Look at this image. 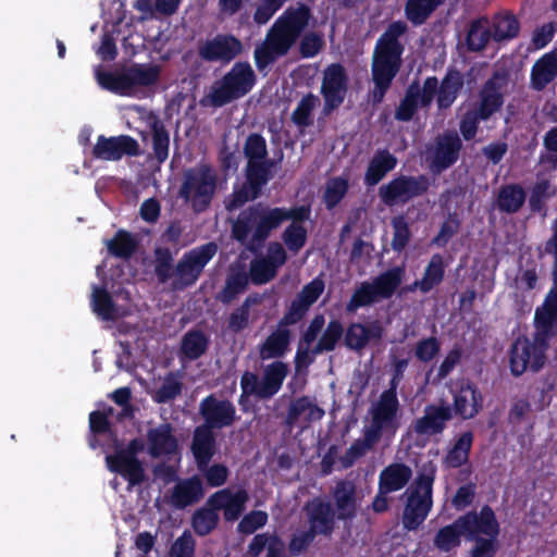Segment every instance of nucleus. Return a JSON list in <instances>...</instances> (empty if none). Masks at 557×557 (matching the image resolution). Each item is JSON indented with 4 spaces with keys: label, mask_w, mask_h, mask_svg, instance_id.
<instances>
[{
    "label": "nucleus",
    "mask_w": 557,
    "mask_h": 557,
    "mask_svg": "<svg viewBox=\"0 0 557 557\" xmlns=\"http://www.w3.org/2000/svg\"><path fill=\"white\" fill-rule=\"evenodd\" d=\"M312 18L311 9L305 3L289 5L275 20L267 32L264 41L253 51L258 70H264L277 59L288 54L299 40L298 51L301 58L310 59L318 55L324 47V37L319 32L302 35Z\"/></svg>",
    "instance_id": "obj_1"
},
{
    "label": "nucleus",
    "mask_w": 557,
    "mask_h": 557,
    "mask_svg": "<svg viewBox=\"0 0 557 557\" xmlns=\"http://www.w3.org/2000/svg\"><path fill=\"white\" fill-rule=\"evenodd\" d=\"M532 339L518 336L509 349V369L515 377L527 371L539 372L546 362L549 342L557 336V298L545 295L541 306L536 307L533 318Z\"/></svg>",
    "instance_id": "obj_2"
},
{
    "label": "nucleus",
    "mask_w": 557,
    "mask_h": 557,
    "mask_svg": "<svg viewBox=\"0 0 557 557\" xmlns=\"http://www.w3.org/2000/svg\"><path fill=\"white\" fill-rule=\"evenodd\" d=\"M407 30L408 26L405 22L394 21L376 40L371 62V76L374 85L372 100L374 103L383 101L401 67L405 47L399 38Z\"/></svg>",
    "instance_id": "obj_3"
},
{
    "label": "nucleus",
    "mask_w": 557,
    "mask_h": 557,
    "mask_svg": "<svg viewBox=\"0 0 557 557\" xmlns=\"http://www.w3.org/2000/svg\"><path fill=\"white\" fill-rule=\"evenodd\" d=\"M282 225L280 207L271 208L261 202L242 210L231 227V235L237 243L246 245L249 251H257L270 237L272 231Z\"/></svg>",
    "instance_id": "obj_4"
},
{
    "label": "nucleus",
    "mask_w": 557,
    "mask_h": 557,
    "mask_svg": "<svg viewBox=\"0 0 557 557\" xmlns=\"http://www.w3.org/2000/svg\"><path fill=\"white\" fill-rule=\"evenodd\" d=\"M436 466L428 461L418 471L414 480L406 490V502L401 524L406 531H416L426 520L433 507V486L436 479Z\"/></svg>",
    "instance_id": "obj_5"
},
{
    "label": "nucleus",
    "mask_w": 557,
    "mask_h": 557,
    "mask_svg": "<svg viewBox=\"0 0 557 557\" xmlns=\"http://www.w3.org/2000/svg\"><path fill=\"white\" fill-rule=\"evenodd\" d=\"M256 73L248 62H236L222 78L214 83L207 96L209 104L224 107L248 95L256 85ZM206 103V98L201 100Z\"/></svg>",
    "instance_id": "obj_6"
},
{
    "label": "nucleus",
    "mask_w": 557,
    "mask_h": 557,
    "mask_svg": "<svg viewBox=\"0 0 557 557\" xmlns=\"http://www.w3.org/2000/svg\"><path fill=\"white\" fill-rule=\"evenodd\" d=\"M161 67L151 63H134L121 72H99V85L119 96H131L135 87H149L160 78Z\"/></svg>",
    "instance_id": "obj_7"
},
{
    "label": "nucleus",
    "mask_w": 557,
    "mask_h": 557,
    "mask_svg": "<svg viewBox=\"0 0 557 557\" xmlns=\"http://www.w3.org/2000/svg\"><path fill=\"white\" fill-rule=\"evenodd\" d=\"M218 187L215 170L208 163H199L184 172L180 196L189 202L197 213L205 212L211 205Z\"/></svg>",
    "instance_id": "obj_8"
},
{
    "label": "nucleus",
    "mask_w": 557,
    "mask_h": 557,
    "mask_svg": "<svg viewBox=\"0 0 557 557\" xmlns=\"http://www.w3.org/2000/svg\"><path fill=\"white\" fill-rule=\"evenodd\" d=\"M145 449V443L136 437L128 442L124 448H115L114 454L106 457L109 471L124 478L131 487L140 485L146 480L143 461L137 457Z\"/></svg>",
    "instance_id": "obj_9"
},
{
    "label": "nucleus",
    "mask_w": 557,
    "mask_h": 557,
    "mask_svg": "<svg viewBox=\"0 0 557 557\" xmlns=\"http://www.w3.org/2000/svg\"><path fill=\"white\" fill-rule=\"evenodd\" d=\"M431 182L428 175L399 174L379 188V197L387 207L406 205L414 198L422 197L430 188Z\"/></svg>",
    "instance_id": "obj_10"
},
{
    "label": "nucleus",
    "mask_w": 557,
    "mask_h": 557,
    "mask_svg": "<svg viewBox=\"0 0 557 557\" xmlns=\"http://www.w3.org/2000/svg\"><path fill=\"white\" fill-rule=\"evenodd\" d=\"M216 252L218 245L214 242L206 243L186 251L174 268L176 286L185 288L194 285Z\"/></svg>",
    "instance_id": "obj_11"
},
{
    "label": "nucleus",
    "mask_w": 557,
    "mask_h": 557,
    "mask_svg": "<svg viewBox=\"0 0 557 557\" xmlns=\"http://www.w3.org/2000/svg\"><path fill=\"white\" fill-rule=\"evenodd\" d=\"M243 52L242 41L232 34H216L198 45V55L206 62L228 64Z\"/></svg>",
    "instance_id": "obj_12"
},
{
    "label": "nucleus",
    "mask_w": 557,
    "mask_h": 557,
    "mask_svg": "<svg viewBox=\"0 0 557 557\" xmlns=\"http://www.w3.org/2000/svg\"><path fill=\"white\" fill-rule=\"evenodd\" d=\"M140 154L138 141L129 135L106 137L99 135L91 149V156L96 160L119 161L124 156L137 157Z\"/></svg>",
    "instance_id": "obj_13"
},
{
    "label": "nucleus",
    "mask_w": 557,
    "mask_h": 557,
    "mask_svg": "<svg viewBox=\"0 0 557 557\" xmlns=\"http://www.w3.org/2000/svg\"><path fill=\"white\" fill-rule=\"evenodd\" d=\"M451 395L453 418L470 420L475 418L483 409L482 393L470 380H462L455 389H451Z\"/></svg>",
    "instance_id": "obj_14"
},
{
    "label": "nucleus",
    "mask_w": 557,
    "mask_h": 557,
    "mask_svg": "<svg viewBox=\"0 0 557 557\" xmlns=\"http://www.w3.org/2000/svg\"><path fill=\"white\" fill-rule=\"evenodd\" d=\"M348 76L341 63L330 64L323 74L321 94L324 98V110L332 112L339 108L347 92Z\"/></svg>",
    "instance_id": "obj_15"
},
{
    "label": "nucleus",
    "mask_w": 557,
    "mask_h": 557,
    "mask_svg": "<svg viewBox=\"0 0 557 557\" xmlns=\"http://www.w3.org/2000/svg\"><path fill=\"white\" fill-rule=\"evenodd\" d=\"M249 498V493L244 487L236 491L224 487L211 494L207 505L214 507L218 513L222 511L225 522H235L244 513Z\"/></svg>",
    "instance_id": "obj_16"
},
{
    "label": "nucleus",
    "mask_w": 557,
    "mask_h": 557,
    "mask_svg": "<svg viewBox=\"0 0 557 557\" xmlns=\"http://www.w3.org/2000/svg\"><path fill=\"white\" fill-rule=\"evenodd\" d=\"M466 540H475L494 533H500V525L493 508L484 505L480 511L470 510L458 517Z\"/></svg>",
    "instance_id": "obj_17"
},
{
    "label": "nucleus",
    "mask_w": 557,
    "mask_h": 557,
    "mask_svg": "<svg viewBox=\"0 0 557 557\" xmlns=\"http://www.w3.org/2000/svg\"><path fill=\"white\" fill-rule=\"evenodd\" d=\"M309 529L318 535L331 536L335 530L337 515L330 500L314 497L304 506Z\"/></svg>",
    "instance_id": "obj_18"
},
{
    "label": "nucleus",
    "mask_w": 557,
    "mask_h": 557,
    "mask_svg": "<svg viewBox=\"0 0 557 557\" xmlns=\"http://www.w3.org/2000/svg\"><path fill=\"white\" fill-rule=\"evenodd\" d=\"M199 412L206 428L223 429L231 426L236 420V408L228 399L219 400L213 394L205 397L199 405Z\"/></svg>",
    "instance_id": "obj_19"
},
{
    "label": "nucleus",
    "mask_w": 557,
    "mask_h": 557,
    "mask_svg": "<svg viewBox=\"0 0 557 557\" xmlns=\"http://www.w3.org/2000/svg\"><path fill=\"white\" fill-rule=\"evenodd\" d=\"M506 81V74L495 71L482 85L479 91V104L474 110L486 120L503 108L505 102L503 88Z\"/></svg>",
    "instance_id": "obj_20"
},
{
    "label": "nucleus",
    "mask_w": 557,
    "mask_h": 557,
    "mask_svg": "<svg viewBox=\"0 0 557 557\" xmlns=\"http://www.w3.org/2000/svg\"><path fill=\"white\" fill-rule=\"evenodd\" d=\"M453 419L450 405L430 404L424 407L422 417L414 420L412 430L417 435L435 436L442 434Z\"/></svg>",
    "instance_id": "obj_21"
},
{
    "label": "nucleus",
    "mask_w": 557,
    "mask_h": 557,
    "mask_svg": "<svg viewBox=\"0 0 557 557\" xmlns=\"http://www.w3.org/2000/svg\"><path fill=\"white\" fill-rule=\"evenodd\" d=\"M399 408L379 400L372 412V421L369 428L363 432V438L360 441L371 449L382 437L385 430L396 431L398 428L397 413Z\"/></svg>",
    "instance_id": "obj_22"
},
{
    "label": "nucleus",
    "mask_w": 557,
    "mask_h": 557,
    "mask_svg": "<svg viewBox=\"0 0 557 557\" xmlns=\"http://www.w3.org/2000/svg\"><path fill=\"white\" fill-rule=\"evenodd\" d=\"M325 283L320 276L304 285L285 311V322H300L323 294Z\"/></svg>",
    "instance_id": "obj_23"
},
{
    "label": "nucleus",
    "mask_w": 557,
    "mask_h": 557,
    "mask_svg": "<svg viewBox=\"0 0 557 557\" xmlns=\"http://www.w3.org/2000/svg\"><path fill=\"white\" fill-rule=\"evenodd\" d=\"M384 336V327L379 320L368 323L351 322L345 330L344 345L352 351H362L371 342L377 343Z\"/></svg>",
    "instance_id": "obj_24"
},
{
    "label": "nucleus",
    "mask_w": 557,
    "mask_h": 557,
    "mask_svg": "<svg viewBox=\"0 0 557 557\" xmlns=\"http://www.w3.org/2000/svg\"><path fill=\"white\" fill-rule=\"evenodd\" d=\"M298 322H285V314L278 320L277 327L267 336L259 346V356L262 360L284 357L292 342V332L288 329Z\"/></svg>",
    "instance_id": "obj_25"
},
{
    "label": "nucleus",
    "mask_w": 557,
    "mask_h": 557,
    "mask_svg": "<svg viewBox=\"0 0 557 557\" xmlns=\"http://www.w3.org/2000/svg\"><path fill=\"white\" fill-rule=\"evenodd\" d=\"M331 496L338 521L351 520L357 516V487L352 481H337L331 491Z\"/></svg>",
    "instance_id": "obj_26"
},
{
    "label": "nucleus",
    "mask_w": 557,
    "mask_h": 557,
    "mask_svg": "<svg viewBox=\"0 0 557 557\" xmlns=\"http://www.w3.org/2000/svg\"><path fill=\"white\" fill-rule=\"evenodd\" d=\"M148 443V454L152 458L170 456L177 451V438L173 434L171 423H161L156 428H151L146 434Z\"/></svg>",
    "instance_id": "obj_27"
},
{
    "label": "nucleus",
    "mask_w": 557,
    "mask_h": 557,
    "mask_svg": "<svg viewBox=\"0 0 557 557\" xmlns=\"http://www.w3.org/2000/svg\"><path fill=\"white\" fill-rule=\"evenodd\" d=\"M462 141L457 133L449 132L441 136L436 141L433 164L438 171L454 165L459 159Z\"/></svg>",
    "instance_id": "obj_28"
},
{
    "label": "nucleus",
    "mask_w": 557,
    "mask_h": 557,
    "mask_svg": "<svg viewBox=\"0 0 557 557\" xmlns=\"http://www.w3.org/2000/svg\"><path fill=\"white\" fill-rule=\"evenodd\" d=\"M412 479V469L404 462H392L379 475L382 494L398 492L407 486Z\"/></svg>",
    "instance_id": "obj_29"
},
{
    "label": "nucleus",
    "mask_w": 557,
    "mask_h": 557,
    "mask_svg": "<svg viewBox=\"0 0 557 557\" xmlns=\"http://www.w3.org/2000/svg\"><path fill=\"white\" fill-rule=\"evenodd\" d=\"M205 495L203 484L199 476L194 475L178 482L172 492L171 502L177 509H184L198 503Z\"/></svg>",
    "instance_id": "obj_30"
},
{
    "label": "nucleus",
    "mask_w": 557,
    "mask_h": 557,
    "mask_svg": "<svg viewBox=\"0 0 557 557\" xmlns=\"http://www.w3.org/2000/svg\"><path fill=\"white\" fill-rule=\"evenodd\" d=\"M397 165V158L387 149L377 150L370 160L363 183L367 187L377 185Z\"/></svg>",
    "instance_id": "obj_31"
},
{
    "label": "nucleus",
    "mask_w": 557,
    "mask_h": 557,
    "mask_svg": "<svg viewBox=\"0 0 557 557\" xmlns=\"http://www.w3.org/2000/svg\"><path fill=\"white\" fill-rule=\"evenodd\" d=\"M191 451L198 469H202L210 463L215 454V437L212 430L203 425L195 430Z\"/></svg>",
    "instance_id": "obj_32"
},
{
    "label": "nucleus",
    "mask_w": 557,
    "mask_h": 557,
    "mask_svg": "<svg viewBox=\"0 0 557 557\" xmlns=\"http://www.w3.org/2000/svg\"><path fill=\"white\" fill-rule=\"evenodd\" d=\"M473 441L474 434L472 431L460 433L443 458L445 468L458 469L467 465L469 462Z\"/></svg>",
    "instance_id": "obj_33"
},
{
    "label": "nucleus",
    "mask_w": 557,
    "mask_h": 557,
    "mask_svg": "<svg viewBox=\"0 0 557 557\" xmlns=\"http://www.w3.org/2000/svg\"><path fill=\"white\" fill-rule=\"evenodd\" d=\"M264 549V557H284L285 543L276 533H258L248 544L245 557H259Z\"/></svg>",
    "instance_id": "obj_34"
},
{
    "label": "nucleus",
    "mask_w": 557,
    "mask_h": 557,
    "mask_svg": "<svg viewBox=\"0 0 557 557\" xmlns=\"http://www.w3.org/2000/svg\"><path fill=\"white\" fill-rule=\"evenodd\" d=\"M557 77V50L545 53L531 70V84L534 89L543 90Z\"/></svg>",
    "instance_id": "obj_35"
},
{
    "label": "nucleus",
    "mask_w": 557,
    "mask_h": 557,
    "mask_svg": "<svg viewBox=\"0 0 557 557\" xmlns=\"http://www.w3.org/2000/svg\"><path fill=\"white\" fill-rule=\"evenodd\" d=\"M463 87V77L457 70H450L438 84L436 103L440 110H446L453 106Z\"/></svg>",
    "instance_id": "obj_36"
},
{
    "label": "nucleus",
    "mask_w": 557,
    "mask_h": 557,
    "mask_svg": "<svg viewBox=\"0 0 557 557\" xmlns=\"http://www.w3.org/2000/svg\"><path fill=\"white\" fill-rule=\"evenodd\" d=\"M288 372V364L281 360H275L264 367L261 383L267 399H271L281 391Z\"/></svg>",
    "instance_id": "obj_37"
},
{
    "label": "nucleus",
    "mask_w": 557,
    "mask_h": 557,
    "mask_svg": "<svg viewBox=\"0 0 557 557\" xmlns=\"http://www.w3.org/2000/svg\"><path fill=\"white\" fill-rule=\"evenodd\" d=\"M405 265H395L380 273L372 280V284L380 299H389L403 283Z\"/></svg>",
    "instance_id": "obj_38"
},
{
    "label": "nucleus",
    "mask_w": 557,
    "mask_h": 557,
    "mask_svg": "<svg viewBox=\"0 0 557 557\" xmlns=\"http://www.w3.org/2000/svg\"><path fill=\"white\" fill-rule=\"evenodd\" d=\"M527 199L524 188L517 183L505 184L497 195V207L502 212L512 214L520 211Z\"/></svg>",
    "instance_id": "obj_39"
},
{
    "label": "nucleus",
    "mask_w": 557,
    "mask_h": 557,
    "mask_svg": "<svg viewBox=\"0 0 557 557\" xmlns=\"http://www.w3.org/2000/svg\"><path fill=\"white\" fill-rule=\"evenodd\" d=\"M138 240L134 234L119 230L114 236L107 240L108 252L119 259L128 260L136 252Z\"/></svg>",
    "instance_id": "obj_40"
},
{
    "label": "nucleus",
    "mask_w": 557,
    "mask_h": 557,
    "mask_svg": "<svg viewBox=\"0 0 557 557\" xmlns=\"http://www.w3.org/2000/svg\"><path fill=\"white\" fill-rule=\"evenodd\" d=\"M306 416V421H317L322 419L324 410L314 404L308 396H301L296 398L288 407L286 414V423L294 425L299 420L301 414Z\"/></svg>",
    "instance_id": "obj_41"
},
{
    "label": "nucleus",
    "mask_w": 557,
    "mask_h": 557,
    "mask_svg": "<svg viewBox=\"0 0 557 557\" xmlns=\"http://www.w3.org/2000/svg\"><path fill=\"white\" fill-rule=\"evenodd\" d=\"M445 269L444 257L441 253L432 255L421 280L417 283V285H420V292L428 294L442 284L445 277Z\"/></svg>",
    "instance_id": "obj_42"
},
{
    "label": "nucleus",
    "mask_w": 557,
    "mask_h": 557,
    "mask_svg": "<svg viewBox=\"0 0 557 557\" xmlns=\"http://www.w3.org/2000/svg\"><path fill=\"white\" fill-rule=\"evenodd\" d=\"M249 276L246 271L237 270L228 273L225 280V285L222 290L216 295V299L224 304L230 305L240 294L245 293L248 288Z\"/></svg>",
    "instance_id": "obj_43"
},
{
    "label": "nucleus",
    "mask_w": 557,
    "mask_h": 557,
    "mask_svg": "<svg viewBox=\"0 0 557 557\" xmlns=\"http://www.w3.org/2000/svg\"><path fill=\"white\" fill-rule=\"evenodd\" d=\"M274 160H263V161H249L246 165V182L249 183V186L256 191H262V188L269 183L272 178V169L274 168Z\"/></svg>",
    "instance_id": "obj_44"
},
{
    "label": "nucleus",
    "mask_w": 557,
    "mask_h": 557,
    "mask_svg": "<svg viewBox=\"0 0 557 557\" xmlns=\"http://www.w3.org/2000/svg\"><path fill=\"white\" fill-rule=\"evenodd\" d=\"M208 336L200 330H189L182 338V355L193 361L206 354L209 347Z\"/></svg>",
    "instance_id": "obj_45"
},
{
    "label": "nucleus",
    "mask_w": 557,
    "mask_h": 557,
    "mask_svg": "<svg viewBox=\"0 0 557 557\" xmlns=\"http://www.w3.org/2000/svg\"><path fill=\"white\" fill-rule=\"evenodd\" d=\"M487 24L488 20L486 17H480L471 22L466 37V44L469 51H482L485 49L491 38H493L492 30Z\"/></svg>",
    "instance_id": "obj_46"
},
{
    "label": "nucleus",
    "mask_w": 557,
    "mask_h": 557,
    "mask_svg": "<svg viewBox=\"0 0 557 557\" xmlns=\"http://www.w3.org/2000/svg\"><path fill=\"white\" fill-rule=\"evenodd\" d=\"M409 360L407 358H393L392 361V370H391V380L388 382V388L385 389L381 395L379 400L399 408V400L397 397V389L400 382L404 379L405 371L408 367Z\"/></svg>",
    "instance_id": "obj_47"
},
{
    "label": "nucleus",
    "mask_w": 557,
    "mask_h": 557,
    "mask_svg": "<svg viewBox=\"0 0 557 557\" xmlns=\"http://www.w3.org/2000/svg\"><path fill=\"white\" fill-rule=\"evenodd\" d=\"M444 0H407L405 15L414 26L424 24Z\"/></svg>",
    "instance_id": "obj_48"
},
{
    "label": "nucleus",
    "mask_w": 557,
    "mask_h": 557,
    "mask_svg": "<svg viewBox=\"0 0 557 557\" xmlns=\"http://www.w3.org/2000/svg\"><path fill=\"white\" fill-rule=\"evenodd\" d=\"M520 23L511 13L496 14L493 21V40L496 42L511 40L518 37Z\"/></svg>",
    "instance_id": "obj_49"
},
{
    "label": "nucleus",
    "mask_w": 557,
    "mask_h": 557,
    "mask_svg": "<svg viewBox=\"0 0 557 557\" xmlns=\"http://www.w3.org/2000/svg\"><path fill=\"white\" fill-rule=\"evenodd\" d=\"M261 302L259 294L253 293L248 295L243 304L237 307L227 319V329L233 333H240L249 324L250 308L253 305Z\"/></svg>",
    "instance_id": "obj_50"
},
{
    "label": "nucleus",
    "mask_w": 557,
    "mask_h": 557,
    "mask_svg": "<svg viewBox=\"0 0 557 557\" xmlns=\"http://www.w3.org/2000/svg\"><path fill=\"white\" fill-rule=\"evenodd\" d=\"M463 532L458 522V518L450 524L441 528L434 536V546L444 553H448L457 548L461 544Z\"/></svg>",
    "instance_id": "obj_51"
},
{
    "label": "nucleus",
    "mask_w": 557,
    "mask_h": 557,
    "mask_svg": "<svg viewBox=\"0 0 557 557\" xmlns=\"http://www.w3.org/2000/svg\"><path fill=\"white\" fill-rule=\"evenodd\" d=\"M220 516L214 507L205 505L197 509L191 517V527L199 536L210 534L219 524Z\"/></svg>",
    "instance_id": "obj_52"
},
{
    "label": "nucleus",
    "mask_w": 557,
    "mask_h": 557,
    "mask_svg": "<svg viewBox=\"0 0 557 557\" xmlns=\"http://www.w3.org/2000/svg\"><path fill=\"white\" fill-rule=\"evenodd\" d=\"M90 304L92 311L102 320L110 321L115 319V304L104 287L94 286Z\"/></svg>",
    "instance_id": "obj_53"
},
{
    "label": "nucleus",
    "mask_w": 557,
    "mask_h": 557,
    "mask_svg": "<svg viewBox=\"0 0 557 557\" xmlns=\"http://www.w3.org/2000/svg\"><path fill=\"white\" fill-rule=\"evenodd\" d=\"M381 300L371 282H361L354 290L349 301L346 305V311L356 312L358 309L373 305Z\"/></svg>",
    "instance_id": "obj_54"
},
{
    "label": "nucleus",
    "mask_w": 557,
    "mask_h": 557,
    "mask_svg": "<svg viewBox=\"0 0 557 557\" xmlns=\"http://www.w3.org/2000/svg\"><path fill=\"white\" fill-rule=\"evenodd\" d=\"M421 107L418 100V83L413 82L405 91L404 98L395 111V120L399 122H409L413 119L418 109Z\"/></svg>",
    "instance_id": "obj_55"
},
{
    "label": "nucleus",
    "mask_w": 557,
    "mask_h": 557,
    "mask_svg": "<svg viewBox=\"0 0 557 557\" xmlns=\"http://www.w3.org/2000/svg\"><path fill=\"white\" fill-rule=\"evenodd\" d=\"M345 336V329L341 320L332 319L326 324L321 336L317 341L318 347L322 352L334 351L341 339Z\"/></svg>",
    "instance_id": "obj_56"
},
{
    "label": "nucleus",
    "mask_w": 557,
    "mask_h": 557,
    "mask_svg": "<svg viewBox=\"0 0 557 557\" xmlns=\"http://www.w3.org/2000/svg\"><path fill=\"white\" fill-rule=\"evenodd\" d=\"M318 103L319 98L315 95L309 92L304 96L290 115L292 122L299 128L312 125V112Z\"/></svg>",
    "instance_id": "obj_57"
},
{
    "label": "nucleus",
    "mask_w": 557,
    "mask_h": 557,
    "mask_svg": "<svg viewBox=\"0 0 557 557\" xmlns=\"http://www.w3.org/2000/svg\"><path fill=\"white\" fill-rule=\"evenodd\" d=\"M349 189V181L347 177L336 176L329 180L324 194L323 201L327 210L334 209L341 203Z\"/></svg>",
    "instance_id": "obj_58"
},
{
    "label": "nucleus",
    "mask_w": 557,
    "mask_h": 557,
    "mask_svg": "<svg viewBox=\"0 0 557 557\" xmlns=\"http://www.w3.org/2000/svg\"><path fill=\"white\" fill-rule=\"evenodd\" d=\"M249 280L255 285H263L271 282L277 274V270L274 264L269 260L262 258H256L250 261L249 272L247 273Z\"/></svg>",
    "instance_id": "obj_59"
},
{
    "label": "nucleus",
    "mask_w": 557,
    "mask_h": 557,
    "mask_svg": "<svg viewBox=\"0 0 557 557\" xmlns=\"http://www.w3.org/2000/svg\"><path fill=\"white\" fill-rule=\"evenodd\" d=\"M393 227V238L391 242L392 249L401 253L409 245L411 239V232L409 224L404 215H396L391 221Z\"/></svg>",
    "instance_id": "obj_60"
},
{
    "label": "nucleus",
    "mask_w": 557,
    "mask_h": 557,
    "mask_svg": "<svg viewBox=\"0 0 557 557\" xmlns=\"http://www.w3.org/2000/svg\"><path fill=\"white\" fill-rule=\"evenodd\" d=\"M183 389V383L177 379L174 372H169L161 384V386L154 392L153 400L158 404H166L174 400L181 395Z\"/></svg>",
    "instance_id": "obj_61"
},
{
    "label": "nucleus",
    "mask_w": 557,
    "mask_h": 557,
    "mask_svg": "<svg viewBox=\"0 0 557 557\" xmlns=\"http://www.w3.org/2000/svg\"><path fill=\"white\" fill-rule=\"evenodd\" d=\"M170 135L165 126L156 121L152 124V150L158 163H163L169 157Z\"/></svg>",
    "instance_id": "obj_62"
},
{
    "label": "nucleus",
    "mask_w": 557,
    "mask_h": 557,
    "mask_svg": "<svg viewBox=\"0 0 557 557\" xmlns=\"http://www.w3.org/2000/svg\"><path fill=\"white\" fill-rule=\"evenodd\" d=\"M323 352L317 344H305L298 341L296 354L294 357V367L296 373L307 372L309 367L315 362V358Z\"/></svg>",
    "instance_id": "obj_63"
},
{
    "label": "nucleus",
    "mask_w": 557,
    "mask_h": 557,
    "mask_svg": "<svg viewBox=\"0 0 557 557\" xmlns=\"http://www.w3.org/2000/svg\"><path fill=\"white\" fill-rule=\"evenodd\" d=\"M243 152L247 159V162L270 160L268 158L267 140L259 133H251L247 136Z\"/></svg>",
    "instance_id": "obj_64"
}]
</instances>
